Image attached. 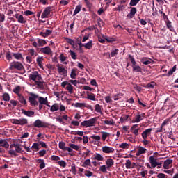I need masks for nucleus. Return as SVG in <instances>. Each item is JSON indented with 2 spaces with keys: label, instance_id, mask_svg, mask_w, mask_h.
<instances>
[{
  "label": "nucleus",
  "instance_id": "obj_1",
  "mask_svg": "<svg viewBox=\"0 0 178 178\" xmlns=\"http://www.w3.org/2000/svg\"><path fill=\"white\" fill-rule=\"evenodd\" d=\"M22 145L19 143H13L10 145V150L8 151V154L10 155H13V156H17V154H20V152H23L22 149Z\"/></svg>",
  "mask_w": 178,
  "mask_h": 178
},
{
  "label": "nucleus",
  "instance_id": "obj_2",
  "mask_svg": "<svg viewBox=\"0 0 178 178\" xmlns=\"http://www.w3.org/2000/svg\"><path fill=\"white\" fill-rule=\"evenodd\" d=\"M128 56L131 63L132 71L134 73H143V68H141V67H140V65L137 64V62H136V59H134V56H131V54H129Z\"/></svg>",
  "mask_w": 178,
  "mask_h": 178
},
{
  "label": "nucleus",
  "instance_id": "obj_3",
  "mask_svg": "<svg viewBox=\"0 0 178 178\" xmlns=\"http://www.w3.org/2000/svg\"><path fill=\"white\" fill-rule=\"evenodd\" d=\"M9 70L22 72V70H24V66H23V64L19 61H13L10 63Z\"/></svg>",
  "mask_w": 178,
  "mask_h": 178
},
{
  "label": "nucleus",
  "instance_id": "obj_4",
  "mask_svg": "<svg viewBox=\"0 0 178 178\" xmlns=\"http://www.w3.org/2000/svg\"><path fill=\"white\" fill-rule=\"evenodd\" d=\"M38 97V95H35L33 92L29 93V101L32 106H38V102L37 101Z\"/></svg>",
  "mask_w": 178,
  "mask_h": 178
},
{
  "label": "nucleus",
  "instance_id": "obj_5",
  "mask_svg": "<svg viewBox=\"0 0 178 178\" xmlns=\"http://www.w3.org/2000/svg\"><path fill=\"white\" fill-rule=\"evenodd\" d=\"M29 79L30 80H33V81H40V80H42V77L41 76V74H38V71H34L31 74H29Z\"/></svg>",
  "mask_w": 178,
  "mask_h": 178
},
{
  "label": "nucleus",
  "instance_id": "obj_6",
  "mask_svg": "<svg viewBox=\"0 0 178 178\" xmlns=\"http://www.w3.org/2000/svg\"><path fill=\"white\" fill-rule=\"evenodd\" d=\"M13 124H18L19 126H24L29 123V120L26 118H20L17 119H13L12 120Z\"/></svg>",
  "mask_w": 178,
  "mask_h": 178
},
{
  "label": "nucleus",
  "instance_id": "obj_7",
  "mask_svg": "<svg viewBox=\"0 0 178 178\" xmlns=\"http://www.w3.org/2000/svg\"><path fill=\"white\" fill-rule=\"evenodd\" d=\"M52 11V7L49 6L47 7L43 13H42L41 18L42 19H48L49 15H51V12Z\"/></svg>",
  "mask_w": 178,
  "mask_h": 178
},
{
  "label": "nucleus",
  "instance_id": "obj_8",
  "mask_svg": "<svg viewBox=\"0 0 178 178\" xmlns=\"http://www.w3.org/2000/svg\"><path fill=\"white\" fill-rule=\"evenodd\" d=\"M145 118V113L140 114L138 113L136 116L135 118L132 120V123H140L141 120H143Z\"/></svg>",
  "mask_w": 178,
  "mask_h": 178
},
{
  "label": "nucleus",
  "instance_id": "obj_9",
  "mask_svg": "<svg viewBox=\"0 0 178 178\" xmlns=\"http://www.w3.org/2000/svg\"><path fill=\"white\" fill-rule=\"evenodd\" d=\"M33 126L34 127H38V128L47 127V123L43 122L42 121H41V120H36L33 122Z\"/></svg>",
  "mask_w": 178,
  "mask_h": 178
},
{
  "label": "nucleus",
  "instance_id": "obj_10",
  "mask_svg": "<svg viewBox=\"0 0 178 178\" xmlns=\"http://www.w3.org/2000/svg\"><path fill=\"white\" fill-rule=\"evenodd\" d=\"M40 52L42 54H44L45 55H52V49L48 46L41 48Z\"/></svg>",
  "mask_w": 178,
  "mask_h": 178
},
{
  "label": "nucleus",
  "instance_id": "obj_11",
  "mask_svg": "<svg viewBox=\"0 0 178 178\" xmlns=\"http://www.w3.org/2000/svg\"><path fill=\"white\" fill-rule=\"evenodd\" d=\"M151 131H152V128H149L147 129H145L142 133V138H143V140H147V138H148V136H151Z\"/></svg>",
  "mask_w": 178,
  "mask_h": 178
},
{
  "label": "nucleus",
  "instance_id": "obj_12",
  "mask_svg": "<svg viewBox=\"0 0 178 178\" xmlns=\"http://www.w3.org/2000/svg\"><path fill=\"white\" fill-rule=\"evenodd\" d=\"M102 149L104 154H113V152H115V149L109 146H104Z\"/></svg>",
  "mask_w": 178,
  "mask_h": 178
},
{
  "label": "nucleus",
  "instance_id": "obj_13",
  "mask_svg": "<svg viewBox=\"0 0 178 178\" xmlns=\"http://www.w3.org/2000/svg\"><path fill=\"white\" fill-rule=\"evenodd\" d=\"M57 69L59 74H63V76H67V70L65 69L63 67L60 66L59 64L57 65Z\"/></svg>",
  "mask_w": 178,
  "mask_h": 178
},
{
  "label": "nucleus",
  "instance_id": "obj_14",
  "mask_svg": "<svg viewBox=\"0 0 178 178\" xmlns=\"http://www.w3.org/2000/svg\"><path fill=\"white\" fill-rule=\"evenodd\" d=\"M106 165L107 167V170H110L113 165H115V161L113 159H107V160L106 161Z\"/></svg>",
  "mask_w": 178,
  "mask_h": 178
},
{
  "label": "nucleus",
  "instance_id": "obj_15",
  "mask_svg": "<svg viewBox=\"0 0 178 178\" xmlns=\"http://www.w3.org/2000/svg\"><path fill=\"white\" fill-rule=\"evenodd\" d=\"M149 163L151 164L152 168H156V165L158 164V161H156V159H155V156H151L149 157Z\"/></svg>",
  "mask_w": 178,
  "mask_h": 178
},
{
  "label": "nucleus",
  "instance_id": "obj_16",
  "mask_svg": "<svg viewBox=\"0 0 178 178\" xmlns=\"http://www.w3.org/2000/svg\"><path fill=\"white\" fill-rule=\"evenodd\" d=\"M35 86H37V88H40V90H45V82L41 81H35Z\"/></svg>",
  "mask_w": 178,
  "mask_h": 178
},
{
  "label": "nucleus",
  "instance_id": "obj_17",
  "mask_svg": "<svg viewBox=\"0 0 178 178\" xmlns=\"http://www.w3.org/2000/svg\"><path fill=\"white\" fill-rule=\"evenodd\" d=\"M19 102L24 105V106H27V101H26V99L22 95H18V98H17Z\"/></svg>",
  "mask_w": 178,
  "mask_h": 178
},
{
  "label": "nucleus",
  "instance_id": "obj_18",
  "mask_svg": "<svg viewBox=\"0 0 178 178\" xmlns=\"http://www.w3.org/2000/svg\"><path fill=\"white\" fill-rule=\"evenodd\" d=\"M136 13H137V8H136V7H133L130 10L129 15H127V17L129 19H133L136 15Z\"/></svg>",
  "mask_w": 178,
  "mask_h": 178
},
{
  "label": "nucleus",
  "instance_id": "obj_19",
  "mask_svg": "<svg viewBox=\"0 0 178 178\" xmlns=\"http://www.w3.org/2000/svg\"><path fill=\"white\" fill-rule=\"evenodd\" d=\"M52 34V30L47 29L45 32H40L39 35H41L42 37H44V38H47L49 35H51Z\"/></svg>",
  "mask_w": 178,
  "mask_h": 178
},
{
  "label": "nucleus",
  "instance_id": "obj_20",
  "mask_svg": "<svg viewBox=\"0 0 178 178\" xmlns=\"http://www.w3.org/2000/svg\"><path fill=\"white\" fill-rule=\"evenodd\" d=\"M0 147L3 148H9V143L6 139H0Z\"/></svg>",
  "mask_w": 178,
  "mask_h": 178
},
{
  "label": "nucleus",
  "instance_id": "obj_21",
  "mask_svg": "<svg viewBox=\"0 0 178 178\" xmlns=\"http://www.w3.org/2000/svg\"><path fill=\"white\" fill-rule=\"evenodd\" d=\"M173 163V160L172 159H167L163 163V168L164 169H169L170 165H172Z\"/></svg>",
  "mask_w": 178,
  "mask_h": 178
},
{
  "label": "nucleus",
  "instance_id": "obj_22",
  "mask_svg": "<svg viewBox=\"0 0 178 178\" xmlns=\"http://www.w3.org/2000/svg\"><path fill=\"white\" fill-rule=\"evenodd\" d=\"M12 55L17 60H23L24 59L22 53H12Z\"/></svg>",
  "mask_w": 178,
  "mask_h": 178
},
{
  "label": "nucleus",
  "instance_id": "obj_23",
  "mask_svg": "<svg viewBox=\"0 0 178 178\" xmlns=\"http://www.w3.org/2000/svg\"><path fill=\"white\" fill-rule=\"evenodd\" d=\"M147 152V149L143 147H139L138 152L136 154V156H140L143 154H145Z\"/></svg>",
  "mask_w": 178,
  "mask_h": 178
},
{
  "label": "nucleus",
  "instance_id": "obj_24",
  "mask_svg": "<svg viewBox=\"0 0 178 178\" xmlns=\"http://www.w3.org/2000/svg\"><path fill=\"white\" fill-rule=\"evenodd\" d=\"M86 95H87V99H89L90 101H95V94L91 93L90 92H86Z\"/></svg>",
  "mask_w": 178,
  "mask_h": 178
},
{
  "label": "nucleus",
  "instance_id": "obj_25",
  "mask_svg": "<svg viewBox=\"0 0 178 178\" xmlns=\"http://www.w3.org/2000/svg\"><path fill=\"white\" fill-rule=\"evenodd\" d=\"M38 102H39V104H42L43 105H47V104H48V97H39Z\"/></svg>",
  "mask_w": 178,
  "mask_h": 178
},
{
  "label": "nucleus",
  "instance_id": "obj_26",
  "mask_svg": "<svg viewBox=\"0 0 178 178\" xmlns=\"http://www.w3.org/2000/svg\"><path fill=\"white\" fill-rule=\"evenodd\" d=\"M22 113L25 115V116H28L29 118H31V116H34L35 112L33 111H26L22 110Z\"/></svg>",
  "mask_w": 178,
  "mask_h": 178
},
{
  "label": "nucleus",
  "instance_id": "obj_27",
  "mask_svg": "<svg viewBox=\"0 0 178 178\" xmlns=\"http://www.w3.org/2000/svg\"><path fill=\"white\" fill-rule=\"evenodd\" d=\"M93 159H95V161H104V156H102V155H101L99 153H96L93 156Z\"/></svg>",
  "mask_w": 178,
  "mask_h": 178
},
{
  "label": "nucleus",
  "instance_id": "obj_28",
  "mask_svg": "<svg viewBox=\"0 0 178 178\" xmlns=\"http://www.w3.org/2000/svg\"><path fill=\"white\" fill-rule=\"evenodd\" d=\"M87 122H88V127H91L94 126V124H95V122H97V118H91V119L87 120Z\"/></svg>",
  "mask_w": 178,
  "mask_h": 178
},
{
  "label": "nucleus",
  "instance_id": "obj_29",
  "mask_svg": "<svg viewBox=\"0 0 178 178\" xmlns=\"http://www.w3.org/2000/svg\"><path fill=\"white\" fill-rule=\"evenodd\" d=\"M50 111L51 112H56V111H59V104L55 103L54 105H52Z\"/></svg>",
  "mask_w": 178,
  "mask_h": 178
},
{
  "label": "nucleus",
  "instance_id": "obj_30",
  "mask_svg": "<svg viewBox=\"0 0 178 178\" xmlns=\"http://www.w3.org/2000/svg\"><path fill=\"white\" fill-rule=\"evenodd\" d=\"M44 60V58H42V57H38L36 59L37 63L38 65V66L40 67V69H42L43 65H42V61Z\"/></svg>",
  "mask_w": 178,
  "mask_h": 178
},
{
  "label": "nucleus",
  "instance_id": "obj_31",
  "mask_svg": "<svg viewBox=\"0 0 178 178\" xmlns=\"http://www.w3.org/2000/svg\"><path fill=\"white\" fill-rule=\"evenodd\" d=\"M102 140L103 141H106V138H108V137H109L111 136V134L108 132H106V131H102Z\"/></svg>",
  "mask_w": 178,
  "mask_h": 178
},
{
  "label": "nucleus",
  "instance_id": "obj_32",
  "mask_svg": "<svg viewBox=\"0 0 178 178\" xmlns=\"http://www.w3.org/2000/svg\"><path fill=\"white\" fill-rule=\"evenodd\" d=\"M167 28L170 29V31H175V28L172 26V22H170L169 19L168 21H165Z\"/></svg>",
  "mask_w": 178,
  "mask_h": 178
},
{
  "label": "nucleus",
  "instance_id": "obj_33",
  "mask_svg": "<svg viewBox=\"0 0 178 178\" xmlns=\"http://www.w3.org/2000/svg\"><path fill=\"white\" fill-rule=\"evenodd\" d=\"M124 9H126V6L124 5H119L118 7L115 8V10H116V12H123Z\"/></svg>",
  "mask_w": 178,
  "mask_h": 178
},
{
  "label": "nucleus",
  "instance_id": "obj_34",
  "mask_svg": "<svg viewBox=\"0 0 178 178\" xmlns=\"http://www.w3.org/2000/svg\"><path fill=\"white\" fill-rule=\"evenodd\" d=\"M147 59H148V58H143L141 60V62L143 65H151L152 62V59H149L147 60Z\"/></svg>",
  "mask_w": 178,
  "mask_h": 178
},
{
  "label": "nucleus",
  "instance_id": "obj_35",
  "mask_svg": "<svg viewBox=\"0 0 178 178\" xmlns=\"http://www.w3.org/2000/svg\"><path fill=\"white\" fill-rule=\"evenodd\" d=\"M33 151H40V144L38 143H34L31 147Z\"/></svg>",
  "mask_w": 178,
  "mask_h": 178
},
{
  "label": "nucleus",
  "instance_id": "obj_36",
  "mask_svg": "<svg viewBox=\"0 0 178 178\" xmlns=\"http://www.w3.org/2000/svg\"><path fill=\"white\" fill-rule=\"evenodd\" d=\"M20 86H17V87H15L13 90V92L16 94L17 95V97H19V95H22V94H20Z\"/></svg>",
  "mask_w": 178,
  "mask_h": 178
},
{
  "label": "nucleus",
  "instance_id": "obj_37",
  "mask_svg": "<svg viewBox=\"0 0 178 178\" xmlns=\"http://www.w3.org/2000/svg\"><path fill=\"white\" fill-rule=\"evenodd\" d=\"M38 47H44V45H47V41L42 39H38Z\"/></svg>",
  "mask_w": 178,
  "mask_h": 178
},
{
  "label": "nucleus",
  "instance_id": "obj_38",
  "mask_svg": "<svg viewBox=\"0 0 178 178\" xmlns=\"http://www.w3.org/2000/svg\"><path fill=\"white\" fill-rule=\"evenodd\" d=\"M125 166L127 169H133L134 168V165L131 166V161L130 159L126 161Z\"/></svg>",
  "mask_w": 178,
  "mask_h": 178
},
{
  "label": "nucleus",
  "instance_id": "obj_39",
  "mask_svg": "<svg viewBox=\"0 0 178 178\" xmlns=\"http://www.w3.org/2000/svg\"><path fill=\"white\" fill-rule=\"evenodd\" d=\"M177 69V65H174L172 69H170L168 74H167V76H172V74H173V72H176V70Z\"/></svg>",
  "mask_w": 178,
  "mask_h": 178
},
{
  "label": "nucleus",
  "instance_id": "obj_40",
  "mask_svg": "<svg viewBox=\"0 0 178 178\" xmlns=\"http://www.w3.org/2000/svg\"><path fill=\"white\" fill-rule=\"evenodd\" d=\"M13 56V55H12V54H10V51H8L6 53V59L8 62H10V60H12Z\"/></svg>",
  "mask_w": 178,
  "mask_h": 178
},
{
  "label": "nucleus",
  "instance_id": "obj_41",
  "mask_svg": "<svg viewBox=\"0 0 178 178\" xmlns=\"http://www.w3.org/2000/svg\"><path fill=\"white\" fill-rule=\"evenodd\" d=\"M82 6L81 5H78L76 6L73 16H76L77 13H79L80 10H81Z\"/></svg>",
  "mask_w": 178,
  "mask_h": 178
},
{
  "label": "nucleus",
  "instance_id": "obj_42",
  "mask_svg": "<svg viewBox=\"0 0 178 178\" xmlns=\"http://www.w3.org/2000/svg\"><path fill=\"white\" fill-rule=\"evenodd\" d=\"M74 108H85L86 106V103H75L73 104Z\"/></svg>",
  "mask_w": 178,
  "mask_h": 178
},
{
  "label": "nucleus",
  "instance_id": "obj_43",
  "mask_svg": "<svg viewBox=\"0 0 178 178\" xmlns=\"http://www.w3.org/2000/svg\"><path fill=\"white\" fill-rule=\"evenodd\" d=\"M18 23H21L22 24H24L26 23V19H24V17L23 15H20L17 19Z\"/></svg>",
  "mask_w": 178,
  "mask_h": 178
},
{
  "label": "nucleus",
  "instance_id": "obj_44",
  "mask_svg": "<svg viewBox=\"0 0 178 178\" xmlns=\"http://www.w3.org/2000/svg\"><path fill=\"white\" fill-rule=\"evenodd\" d=\"M2 97L3 101H6L7 102H9V101H10V96L8 95V93H4Z\"/></svg>",
  "mask_w": 178,
  "mask_h": 178
},
{
  "label": "nucleus",
  "instance_id": "obj_45",
  "mask_svg": "<svg viewBox=\"0 0 178 178\" xmlns=\"http://www.w3.org/2000/svg\"><path fill=\"white\" fill-rule=\"evenodd\" d=\"M76 70L73 68L71 70V74H70V78L71 79H76V77L77 76V74L76 73Z\"/></svg>",
  "mask_w": 178,
  "mask_h": 178
},
{
  "label": "nucleus",
  "instance_id": "obj_46",
  "mask_svg": "<svg viewBox=\"0 0 178 178\" xmlns=\"http://www.w3.org/2000/svg\"><path fill=\"white\" fill-rule=\"evenodd\" d=\"M68 146L72 149H75V151H79L80 149V147L77 145H74L73 143H70Z\"/></svg>",
  "mask_w": 178,
  "mask_h": 178
},
{
  "label": "nucleus",
  "instance_id": "obj_47",
  "mask_svg": "<svg viewBox=\"0 0 178 178\" xmlns=\"http://www.w3.org/2000/svg\"><path fill=\"white\" fill-rule=\"evenodd\" d=\"M69 54H70L71 58L74 60H76V59H77V54H76V53H74V51H73L72 50H70Z\"/></svg>",
  "mask_w": 178,
  "mask_h": 178
},
{
  "label": "nucleus",
  "instance_id": "obj_48",
  "mask_svg": "<svg viewBox=\"0 0 178 178\" xmlns=\"http://www.w3.org/2000/svg\"><path fill=\"white\" fill-rule=\"evenodd\" d=\"M84 47L86 49H91V48H92V40H90L88 43H86L84 44Z\"/></svg>",
  "mask_w": 178,
  "mask_h": 178
},
{
  "label": "nucleus",
  "instance_id": "obj_49",
  "mask_svg": "<svg viewBox=\"0 0 178 178\" xmlns=\"http://www.w3.org/2000/svg\"><path fill=\"white\" fill-rule=\"evenodd\" d=\"M38 162L40 164V169H44V168H45V161H44L43 159H39L38 160Z\"/></svg>",
  "mask_w": 178,
  "mask_h": 178
},
{
  "label": "nucleus",
  "instance_id": "obj_50",
  "mask_svg": "<svg viewBox=\"0 0 178 178\" xmlns=\"http://www.w3.org/2000/svg\"><path fill=\"white\" fill-rule=\"evenodd\" d=\"M127 120H129V115H124L120 119V123H124V122H127Z\"/></svg>",
  "mask_w": 178,
  "mask_h": 178
},
{
  "label": "nucleus",
  "instance_id": "obj_51",
  "mask_svg": "<svg viewBox=\"0 0 178 178\" xmlns=\"http://www.w3.org/2000/svg\"><path fill=\"white\" fill-rule=\"evenodd\" d=\"M66 90L70 94H73V86H72V84L68 83V86H67L66 87Z\"/></svg>",
  "mask_w": 178,
  "mask_h": 178
},
{
  "label": "nucleus",
  "instance_id": "obj_52",
  "mask_svg": "<svg viewBox=\"0 0 178 178\" xmlns=\"http://www.w3.org/2000/svg\"><path fill=\"white\" fill-rule=\"evenodd\" d=\"M118 52H119V50L118 49L112 50L111 52L110 56H111V58H115V56L118 55Z\"/></svg>",
  "mask_w": 178,
  "mask_h": 178
},
{
  "label": "nucleus",
  "instance_id": "obj_53",
  "mask_svg": "<svg viewBox=\"0 0 178 178\" xmlns=\"http://www.w3.org/2000/svg\"><path fill=\"white\" fill-rule=\"evenodd\" d=\"M156 86V83L154 81H152L146 85V88H154Z\"/></svg>",
  "mask_w": 178,
  "mask_h": 178
},
{
  "label": "nucleus",
  "instance_id": "obj_54",
  "mask_svg": "<svg viewBox=\"0 0 178 178\" xmlns=\"http://www.w3.org/2000/svg\"><path fill=\"white\" fill-rule=\"evenodd\" d=\"M71 134H73L74 136H83V134H84V132L80 131H72Z\"/></svg>",
  "mask_w": 178,
  "mask_h": 178
},
{
  "label": "nucleus",
  "instance_id": "obj_55",
  "mask_svg": "<svg viewBox=\"0 0 178 178\" xmlns=\"http://www.w3.org/2000/svg\"><path fill=\"white\" fill-rule=\"evenodd\" d=\"M108 169V167L105 165H103L99 167L100 172H102V173H106V170Z\"/></svg>",
  "mask_w": 178,
  "mask_h": 178
},
{
  "label": "nucleus",
  "instance_id": "obj_56",
  "mask_svg": "<svg viewBox=\"0 0 178 178\" xmlns=\"http://www.w3.org/2000/svg\"><path fill=\"white\" fill-rule=\"evenodd\" d=\"M104 124H107L108 126H113L115 122H113V120L111 119V120H105Z\"/></svg>",
  "mask_w": 178,
  "mask_h": 178
},
{
  "label": "nucleus",
  "instance_id": "obj_57",
  "mask_svg": "<svg viewBox=\"0 0 178 178\" xmlns=\"http://www.w3.org/2000/svg\"><path fill=\"white\" fill-rule=\"evenodd\" d=\"M10 103L12 104L13 106H18L20 105V104H19V101L15 100V99H11L10 100Z\"/></svg>",
  "mask_w": 178,
  "mask_h": 178
},
{
  "label": "nucleus",
  "instance_id": "obj_58",
  "mask_svg": "<svg viewBox=\"0 0 178 178\" xmlns=\"http://www.w3.org/2000/svg\"><path fill=\"white\" fill-rule=\"evenodd\" d=\"M97 24L100 28L105 26V23L101 18L97 19Z\"/></svg>",
  "mask_w": 178,
  "mask_h": 178
},
{
  "label": "nucleus",
  "instance_id": "obj_59",
  "mask_svg": "<svg viewBox=\"0 0 178 178\" xmlns=\"http://www.w3.org/2000/svg\"><path fill=\"white\" fill-rule=\"evenodd\" d=\"M58 146L60 149L64 151V149L66 148V143H65V142H60Z\"/></svg>",
  "mask_w": 178,
  "mask_h": 178
},
{
  "label": "nucleus",
  "instance_id": "obj_60",
  "mask_svg": "<svg viewBox=\"0 0 178 178\" xmlns=\"http://www.w3.org/2000/svg\"><path fill=\"white\" fill-rule=\"evenodd\" d=\"M140 0H131L129 5L130 6H136L138 2H140Z\"/></svg>",
  "mask_w": 178,
  "mask_h": 178
},
{
  "label": "nucleus",
  "instance_id": "obj_61",
  "mask_svg": "<svg viewBox=\"0 0 178 178\" xmlns=\"http://www.w3.org/2000/svg\"><path fill=\"white\" fill-rule=\"evenodd\" d=\"M65 40L67 42L70 44V45H72V47H74V40L69 38H66Z\"/></svg>",
  "mask_w": 178,
  "mask_h": 178
},
{
  "label": "nucleus",
  "instance_id": "obj_62",
  "mask_svg": "<svg viewBox=\"0 0 178 178\" xmlns=\"http://www.w3.org/2000/svg\"><path fill=\"white\" fill-rule=\"evenodd\" d=\"M120 148H122L123 149H126V148H129V144L127 143H122L119 145Z\"/></svg>",
  "mask_w": 178,
  "mask_h": 178
},
{
  "label": "nucleus",
  "instance_id": "obj_63",
  "mask_svg": "<svg viewBox=\"0 0 178 178\" xmlns=\"http://www.w3.org/2000/svg\"><path fill=\"white\" fill-rule=\"evenodd\" d=\"M95 111H96V112H97L98 113H99L100 112H101V105H99V104H96L95 106Z\"/></svg>",
  "mask_w": 178,
  "mask_h": 178
},
{
  "label": "nucleus",
  "instance_id": "obj_64",
  "mask_svg": "<svg viewBox=\"0 0 178 178\" xmlns=\"http://www.w3.org/2000/svg\"><path fill=\"white\" fill-rule=\"evenodd\" d=\"M106 41H107V42H114V41H116V38H109L107 36V38H106Z\"/></svg>",
  "mask_w": 178,
  "mask_h": 178
}]
</instances>
